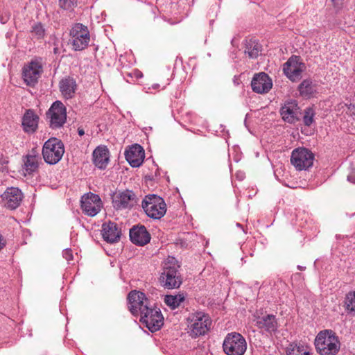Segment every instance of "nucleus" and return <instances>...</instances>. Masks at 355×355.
<instances>
[{
    "instance_id": "72a5a7b5",
    "label": "nucleus",
    "mask_w": 355,
    "mask_h": 355,
    "mask_svg": "<svg viewBox=\"0 0 355 355\" xmlns=\"http://www.w3.org/2000/svg\"><path fill=\"white\" fill-rule=\"evenodd\" d=\"M31 32L38 38H42L44 36L45 31L43 26L40 23H37L32 27Z\"/></svg>"
},
{
    "instance_id": "c9c22d12",
    "label": "nucleus",
    "mask_w": 355,
    "mask_h": 355,
    "mask_svg": "<svg viewBox=\"0 0 355 355\" xmlns=\"http://www.w3.org/2000/svg\"><path fill=\"white\" fill-rule=\"evenodd\" d=\"M347 180L352 184H355V171H352L349 173L347 175Z\"/></svg>"
},
{
    "instance_id": "4c0bfd02",
    "label": "nucleus",
    "mask_w": 355,
    "mask_h": 355,
    "mask_svg": "<svg viewBox=\"0 0 355 355\" xmlns=\"http://www.w3.org/2000/svg\"><path fill=\"white\" fill-rule=\"evenodd\" d=\"M78 135H79L80 136H83V135H85V131H84V130H83V128H79L78 129Z\"/></svg>"
},
{
    "instance_id": "2eb2a0df",
    "label": "nucleus",
    "mask_w": 355,
    "mask_h": 355,
    "mask_svg": "<svg viewBox=\"0 0 355 355\" xmlns=\"http://www.w3.org/2000/svg\"><path fill=\"white\" fill-rule=\"evenodd\" d=\"M136 203L137 198L132 191L115 193L112 196V205L116 210L130 209Z\"/></svg>"
},
{
    "instance_id": "7c9ffc66",
    "label": "nucleus",
    "mask_w": 355,
    "mask_h": 355,
    "mask_svg": "<svg viewBox=\"0 0 355 355\" xmlns=\"http://www.w3.org/2000/svg\"><path fill=\"white\" fill-rule=\"evenodd\" d=\"M315 111L313 107H307L304 110L303 123L306 126H311L314 122Z\"/></svg>"
},
{
    "instance_id": "dca6fc26",
    "label": "nucleus",
    "mask_w": 355,
    "mask_h": 355,
    "mask_svg": "<svg viewBox=\"0 0 355 355\" xmlns=\"http://www.w3.org/2000/svg\"><path fill=\"white\" fill-rule=\"evenodd\" d=\"M280 114L282 119L288 123H295L300 120V107L295 100L286 101L280 108Z\"/></svg>"
},
{
    "instance_id": "423d86ee",
    "label": "nucleus",
    "mask_w": 355,
    "mask_h": 355,
    "mask_svg": "<svg viewBox=\"0 0 355 355\" xmlns=\"http://www.w3.org/2000/svg\"><path fill=\"white\" fill-rule=\"evenodd\" d=\"M46 118L51 129L62 128L67 121V109L60 101L53 102L46 112Z\"/></svg>"
},
{
    "instance_id": "a878e982",
    "label": "nucleus",
    "mask_w": 355,
    "mask_h": 355,
    "mask_svg": "<svg viewBox=\"0 0 355 355\" xmlns=\"http://www.w3.org/2000/svg\"><path fill=\"white\" fill-rule=\"evenodd\" d=\"M257 323L259 328L263 329L270 333L275 331L277 329L276 318L272 314L259 318Z\"/></svg>"
},
{
    "instance_id": "6ab92c4d",
    "label": "nucleus",
    "mask_w": 355,
    "mask_h": 355,
    "mask_svg": "<svg viewBox=\"0 0 355 355\" xmlns=\"http://www.w3.org/2000/svg\"><path fill=\"white\" fill-rule=\"evenodd\" d=\"M40 117L32 109L25 111L21 120V127L27 134L35 133L38 128Z\"/></svg>"
},
{
    "instance_id": "f03ea898",
    "label": "nucleus",
    "mask_w": 355,
    "mask_h": 355,
    "mask_svg": "<svg viewBox=\"0 0 355 355\" xmlns=\"http://www.w3.org/2000/svg\"><path fill=\"white\" fill-rule=\"evenodd\" d=\"M141 207L146 215L153 219H160L166 212V205L164 199L155 194L146 196Z\"/></svg>"
},
{
    "instance_id": "bb28decb",
    "label": "nucleus",
    "mask_w": 355,
    "mask_h": 355,
    "mask_svg": "<svg viewBox=\"0 0 355 355\" xmlns=\"http://www.w3.org/2000/svg\"><path fill=\"white\" fill-rule=\"evenodd\" d=\"M286 355H311L309 346L292 343L286 347Z\"/></svg>"
},
{
    "instance_id": "20e7f679",
    "label": "nucleus",
    "mask_w": 355,
    "mask_h": 355,
    "mask_svg": "<svg viewBox=\"0 0 355 355\" xmlns=\"http://www.w3.org/2000/svg\"><path fill=\"white\" fill-rule=\"evenodd\" d=\"M223 348L227 355H243L247 349V343L241 334L231 332L225 337Z\"/></svg>"
},
{
    "instance_id": "6e6552de",
    "label": "nucleus",
    "mask_w": 355,
    "mask_h": 355,
    "mask_svg": "<svg viewBox=\"0 0 355 355\" xmlns=\"http://www.w3.org/2000/svg\"><path fill=\"white\" fill-rule=\"evenodd\" d=\"M179 266L166 262L159 277L161 285L165 288H178L182 284L181 275L178 270Z\"/></svg>"
},
{
    "instance_id": "4468645a",
    "label": "nucleus",
    "mask_w": 355,
    "mask_h": 355,
    "mask_svg": "<svg viewBox=\"0 0 355 355\" xmlns=\"http://www.w3.org/2000/svg\"><path fill=\"white\" fill-rule=\"evenodd\" d=\"M128 309L134 315H138L144 311L143 308L148 306L149 302L144 293L136 290L132 291L128 295Z\"/></svg>"
},
{
    "instance_id": "5701e85b",
    "label": "nucleus",
    "mask_w": 355,
    "mask_h": 355,
    "mask_svg": "<svg viewBox=\"0 0 355 355\" xmlns=\"http://www.w3.org/2000/svg\"><path fill=\"white\" fill-rule=\"evenodd\" d=\"M59 88L64 98L71 99L75 95L77 89V84L73 78L67 76L60 81Z\"/></svg>"
},
{
    "instance_id": "79ce46f5",
    "label": "nucleus",
    "mask_w": 355,
    "mask_h": 355,
    "mask_svg": "<svg viewBox=\"0 0 355 355\" xmlns=\"http://www.w3.org/2000/svg\"><path fill=\"white\" fill-rule=\"evenodd\" d=\"M1 21L2 24H5L6 21H3V17L1 18Z\"/></svg>"
},
{
    "instance_id": "1a4fd4ad",
    "label": "nucleus",
    "mask_w": 355,
    "mask_h": 355,
    "mask_svg": "<svg viewBox=\"0 0 355 355\" xmlns=\"http://www.w3.org/2000/svg\"><path fill=\"white\" fill-rule=\"evenodd\" d=\"M140 314V321L151 331H158L164 324V317L158 308H152L150 305L143 308Z\"/></svg>"
},
{
    "instance_id": "0eeeda50",
    "label": "nucleus",
    "mask_w": 355,
    "mask_h": 355,
    "mask_svg": "<svg viewBox=\"0 0 355 355\" xmlns=\"http://www.w3.org/2000/svg\"><path fill=\"white\" fill-rule=\"evenodd\" d=\"M189 334L191 337L196 338L205 335L211 325V320L208 315L203 312H196L191 314L189 319Z\"/></svg>"
},
{
    "instance_id": "393cba45",
    "label": "nucleus",
    "mask_w": 355,
    "mask_h": 355,
    "mask_svg": "<svg viewBox=\"0 0 355 355\" xmlns=\"http://www.w3.org/2000/svg\"><path fill=\"white\" fill-rule=\"evenodd\" d=\"M23 160V170L25 171V174L31 175L37 171L41 158L40 155L33 150L31 153L24 157Z\"/></svg>"
},
{
    "instance_id": "b1692460",
    "label": "nucleus",
    "mask_w": 355,
    "mask_h": 355,
    "mask_svg": "<svg viewBox=\"0 0 355 355\" xmlns=\"http://www.w3.org/2000/svg\"><path fill=\"white\" fill-rule=\"evenodd\" d=\"M94 164L100 169H105L109 162V150L105 146H98L93 152Z\"/></svg>"
},
{
    "instance_id": "473e14b6",
    "label": "nucleus",
    "mask_w": 355,
    "mask_h": 355,
    "mask_svg": "<svg viewBox=\"0 0 355 355\" xmlns=\"http://www.w3.org/2000/svg\"><path fill=\"white\" fill-rule=\"evenodd\" d=\"M58 6L64 10L71 12L77 6V0H58Z\"/></svg>"
},
{
    "instance_id": "a19ab883",
    "label": "nucleus",
    "mask_w": 355,
    "mask_h": 355,
    "mask_svg": "<svg viewBox=\"0 0 355 355\" xmlns=\"http://www.w3.org/2000/svg\"><path fill=\"white\" fill-rule=\"evenodd\" d=\"M298 268L301 270H304V267H302V266H298Z\"/></svg>"
},
{
    "instance_id": "4be33fe9",
    "label": "nucleus",
    "mask_w": 355,
    "mask_h": 355,
    "mask_svg": "<svg viewBox=\"0 0 355 355\" xmlns=\"http://www.w3.org/2000/svg\"><path fill=\"white\" fill-rule=\"evenodd\" d=\"M102 236L103 239L110 243L117 242L121 237V231L116 223L109 221L102 225Z\"/></svg>"
},
{
    "instance_id": "c756f323",
    "label": "nucleus",
    "mask_w": 355,
    "mask_h": 355,
    "mask_svg": "<svg viewBox=\"0 0 355 355\" xmlns=\"http://www.w3.org/2000/svg\"><path fill=\"white\" fill-rule=\"evenodd\" d=\"M184 299L185 297L182 294H178L175 295H166L164 297V302L171 309H175L178 308L182 302H184Z\"/></svg>"
},
{
    "instance_id": "39448f33",
    "label": "nucleus",
    "mask_w": 355,
    "mask_h": 355,
    "mask_svg": "<svg viewBox=\"0 0 355 355\" xmlns=\"http://www.w3.org/2000/svg\"><path fill=\"white\" fill-rule=\"evenodd\" d=\"M69 42L76 51L85 49L90 42V34L87 26L77 23L70 31Z\"/></svg>"
},
{
    "instance_id": "e433bc0d",
    "label": "nucleus",
    "mask_w": 355,
    "mask_h": 355,
    "mask_svg": "<svg viewBox=\"0 0 355 355\" xmlns=\"http://www.w3.org/2000/svg\"><path fill=\"white\" fill-rule=\"evenodd\" d=\"M334 7L339 8L342 6V0H331Z\"/></svg>"
},
{
    "instance_id": "aec40b11",
    "label": "nucleus",
    "mask_w": 355,
    "mask_h": 355,
    "mask_svg": "<svg viewBox=\"0 0 355 355\" xmlns=\"http://www.w3.org/2000/svg\"><path fill=\"white\" fill-rule=\"evenodd\" d=\"M125 156L132 167H139L144 162L145 153L140 145L135 144L125 150Z\"/></svg>"
},
{
    "instance_id": "9d476101",
    "label": "nucleus",
    "mask_w": 355,
    "mask_h": 355,
    "mask_svg": "<svg viewBox=\"0 0 355 355\" xmlns=\"http://www.w3.org/2000/svg\"><path fill=\"white\" fill-rule=\"evenodd\" d=\"M313 154L305 148H297L293 150L291 162L297 171L307 170L312 166Z\"/></svg>"
},
{
    "instance_id": "58836bf2",
    "label": "nucleus",
    "mask_w": 355,
    "mask_h": 355,
    "mask_svg": "<svg viewBox=\"0 0 355 355\" xmlns=\"http://www.w3.org/2000/svg\"><path fill=\"white\" fill-rule=\"evenodd\" d=\"M234 83L236 85L239 84V80L236 77L234 78Z\"/></svg>"
},
{
    "instance_id": "cd10ccee",
    "label": "nucleus",
    "mask_w": 355,
    "mask_h": 355,
    "mask_svg": "<svg viewBox=\"0 0 355 355\" xmlns=\"http://www.w3.org/2000/svg\"><path fill=\"white\" fill-rule=\"evenodd\" d=\"M298 92L303 98H309L315 92V85L311 79L304 80L298 86Z\"/></svg>"
},
{
    "instance_id": "f3484780",
    "label": "nucleus",
    "mask_w": 355,
    "mask_h": 355,
    "mask_svg": "<svg viewBox=\"0 0 355 355\" xmlns=\"http://www.w3.org/2000/svg\"><path fill=\"white\" fill-rule=\"evenodd\" d=\"M2 200L5 203V206L10 209H15L17 208L22 200L23 194L18 188H8L1 195Z\"/></svg>"
},
{
    "instance_id": "ea45409f",
    "label": "nucleus",
    "mask_w": 355,
    "mask_h": 355,
    "mask_svg": "<svg viewBox=\"0 0 355 355\" xmlns=\"http://www.w3.org/2000/svg\"><path fill=\"white\" fill-rule=\"evenodd\" d=\"M159 85L158 84H155V85H152V88L153 89H157V87H159Z\"/></svg>"
},
{
    "instance_id": "7ed1b4c3",
    "label": "nucleus",
    "mask_w": 355,
    "mask_h": 355,
    "mask_svg": "<svg viewBox=\"0 0 355 355\" xmlns=\"http://www.w3.org/2000/svg\"><path fill=\"white\" fill-rule=\"evenodd\" d=\"M64 146L62 141L58 138L48 139L42 148V155L44 161L49 164H57L62 157Z\"/></svg>"
},
{
    "instance_id": "f704fd0d",
    "label": "nucleus",
    "mask_w": 355,
    "mask_h": 355,
    "mask_svg": "<svg viewBox=\"0 0 355 355\" xmlns=\"http://www.w3.org/2000/svg\"><path fill=\"white\" fill-rule=\"evenodd\" d=\"M62 256L68 261H71L73 258L72 250L69 248L63 251Z\"/></svg>"
},
{
    "instance_id": "f257e3e1",
    "label": "nucleus",
    "mask_w": 355,
    "mask_h": 355,
    "mask_svg": "<svg viewBox=\"0 0 355 355\" xmlns=\"http://www.w3.org/2000/svg\"><path fill=\"white\" fill-rule=\"evenodd\" d=\"M315 346L320 355H336L340 350V343L333 331L324 330L317 335Z\"/></svg>"
},
{
    "instance_id": "ddd939ff",
    "label": "nucleus",
    "mask_w": 355,
    "mask_h": 355,
    "mask_svg": "<svg viewBox=\"0 0 355 355\" xmlns=\"http://www.w3.org/2000/svg\"><path fill=\"white\" fill-rule=\"evenodd\" d=\"M42 67L39 62L31 61L22 69V78L27 86L34 87L42 73Z\"/></svg>"
},
{
    "instance_id": "9b49d317",
    "label": "nucleus",
    "mask_w": 355,
    "mask_h": 355,
    "mask_svg": "<svg viewBox=\"0 0 355 355\" xmlns=\"http://www.w3.org/2000/svg\"><path fill=\"white\" fill-rule=\"evenodd\" d=\"M305 69V64L297 55H292L283 65L284 73L292 82L300 80Z\"/></svg>"
},
{
    "instance_id": "c85d7f7f",
    "label": "nucleus",
    "mask_w": 355,
    "mask_h": 355,
    "mask_svg": "<svg viewBox=\"0 0 355 355\" xmlns=\"http://www.w3.org/2000/svg\"><path fill=\"white\" fill-rule=\"evenodd\" d=\"M261 51V45L256 40L250 39L246 41L245 53L250 58H257Z\"/></svg>"
},
{
    "instance_id": "2f4dec72",
    "label": "nucleus",
    "mask_w": 355,
    "mask_h": 355,
    "mask_svg": "<svg viewBox=\"0 0 355 355\" xmlns=\"http://www.w3.org/2000/svg\"><path fill=\"white\" fill-rule=\"evenodd\" d=\"M345 307L349 312H355V291L347 294L345 301Z\"/></svg>"
},
{
    "instance_id": "37998d69",
    "label": "nucleus",
    "mask_w": 355,
    "mask_h": 355,
    "mask_svg": "<svg viewBox=\"0 0 355 355\" xmlns=\"http://www.w3.org/2000/svg\"><path fill=\"white\" fill-rule=\"evenodd\" d=\"M236 225H237L238 227H241V228H242V225H241V224L237 223V224H236Z\"/></svg>"
},
{
    "instance_id": "a211bd4d",
    "label": "nucleus",
    "mask_w": 355,
    "mask_h": 355,
    "mask_svg": "<svg viewBox=\"0 0 355 355\" xmlns=\"http://www.w3.org/2000/svg\"><path fill=\"white\" fill-rule=\"evenodd\" d=\"M272 83L270 78L266 73L254 75L251 82L252 89L257 94H264L272 88Z\"/></svg>"
},
{
    "instance_id": "f8f14e48",
    "label": "nucleus",
    "mask_w": 355,
    "mask_h": 355,
    "mask_svg": "<svg viewBox=\"0 0 355 355\" xmlns=\"http://www.w3.org/2000/svg\"><path fill=\"white\" fill-rule=\"evenodd\" d=\"M80 207L85 214L94 216L101 210L103 202L98 195L89 192L82 196Z\"/></svg>"
},
{
    "instance_id": "412c9836",
    "label": "nucleus",
    "mask_w": 355,
    "mask_h": 355,
    "mask_svg": "<svg viewBox=\"0 0 355 355\" xmlns=\"http://www.w3.org/2000/svg\"><path fill=\"white\" fill-rule=\"evenodd\" d=\"M129 234L130 241L139 246H143L150 241V235L144 225L132 227Z\"/></svg>"
}]
</instances>
